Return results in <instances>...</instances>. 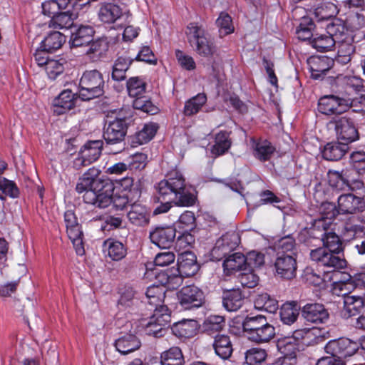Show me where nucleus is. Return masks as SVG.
Returning a JSON list of instances; mask_svg holds the SVG:
<instances>
[{"instance_id":"bb28decb","label":"nucleus","mask_w":365,"mask_h":365,"mask_svg":"<svg viewBox=\"0 0 365 365\" xmlns=\"http://www.w3.org/2000/svg\"><path fill=\"white\" fill-rule=\"evenodd\" d=\"M95 31L93 26L90 25L81 24L73 32L70 42L73 47H79L87 45L92 41Z\"/></svg>"},{"instance_id":"a18cd8bd","label":"nucleus","mask_w":365,"mask_h":365,"mask_svg":"<svg viewBox=\"0 0 365 365\" xmlns=\"http://www.w3.org/2000/svg\"><path fill=\"white\" fill-rule=\"evenodd\" d=\"M76 16L69 11L59 12L53 16L49 21V27L55 29H63L71 28Z\"/></svg>"},{"instance_id":"4468645a","label":"nucleus","mask_w":365,"mask_h":365,"mask_svg":"<svg viewBox=\"0 0 365 365\" xmlns=\"http://www.w3.org/2000/svg\"><path fill=\"white\" fill-rule=\"evenodd\" d=\"M339 212L354 214L365 210V199L351 193L341 194L337 199Z\"/></svg>"},{"instance_id":"5fc2aeb1","label":"nucleus","mask_w":365,"mask_h":365,"mask_svg":"<svg viewBox=\"0 0 365 365\" xmlns=\"http://www.w3.org/2000/svg\"><path fill=\"white\" fill-rule=\"evenodd\" d=\"M66 41L65 36L58 31L49 34L42 41L43 50L53 52L60 48Z\"/></svg>"},{"instance_id":"79ce46f5","label":"nucleus","mask_w":365,"mask_h":365,"mask_svg":"<svg viewBox=\"0 0 365 365\" xmlns=\"http://www.w3.org/2000/svg\"><path fill=\"white\" fill-rule=\"evenodd\" d=\"M268 323L267 318L262 315L247 317L242 322V328L249 338Z\"/></svg>"},{"instance_id":"7c9ffc66","label":"nucleus","mask_w":365,"mask_h":365,"mask_svg":"<svg viewBox=\"0 0 365 365\" xmlns=\"http://www.w3.org/2000/svg\"><path fill=\"white\" fill-rule=\"evenodd\" d=\"M197 324L195 320L183 319L175 323L171 329L174 335L179 338H190L197 331Z\"/></svg>"},{"instance_id":"1a4fd4ad","label":"nucleus","mask_w":365,"mask_h":365,"mask_svg":"<svg viewBox=\"0 0 365 365\" xmlns=\"http://www.w3.org/2000/svg\"><path fill=\"white\" fill-rule=\"evenodd\" d=\"M94 189L100 190L98 192V199L96 201V206L98 207H107L113 202L115 206L123 209L128 202L126 198L119 197L118 200L120 201V203L119 205L117 203L116 200L113 199L114 186L109 181L101 180V182H94Z\"/></svg>"},{"instance_id":"9d476101","label":"nucleus","mask_w":365,"mask_h":365,"mask_svg":"<svg viewBox=\"0 0 365 365\" xmlns=\"http://www.w3.org/2000/svg\"><path fill=\"white\" fill-rule=\"evenodd\" d=\"M326 353L341 359L354 355L359 350V344L348 338L330 340L324 347Z\"/></svg>"},{"instance_id":"69168bd1","label":"nucleus","mask_w":365,"mask_h":365,"mask_svg":"<svg viewBox=\"0 0 365 365\" xmlns=\"http://www.w3.org/2000/svg\"><path fill=\"white\" fill-rule=\"evenodd\" d=\"M365 234V227L361 223H356L354 221L346 222L344 227V237L349 240L352 238L362 236Z\"/></svg>"},{"instance_id":"4c0bfd02","label":"nucleus","mask_w":365,"mask_h":365,"mask_svg":"<svg viewBox=\"0 0 365 365\" xmlns=\"http://www.w3.org/2000/svg\"><path fill=\"white\" fill-rule=\"evenodd\" d=\"M103 247L104 251L113 260L118 261L126 256V247L119 241L108 239L104 242Z\"/></svg>"},{"instance_id":"a19ab883","label":"nucleus","mask_w":365,"mask_h":365,"mask_svg":"<svg viewBox=\"0 0 365 365\" xmlns=\"http://www.w3.org/2000/svg\"><path fill=\"white\" fill-rule=\"evenodd\" d=\"M313 14L318 21L327 20L334 16L338 11L336 6L331 2H321L312 9Z\"/></svg>"},{"instance_id":"393cba45","label":"nucleus","mask_w":365,"mask_h":365,"mask_svg":"<svg viewBox=\"0 0 365 365\" xmlns=\"http://www.w3.org/2000/svg\"><path fill=\"white\" fill-rule=\"evenodd\" d=\"M76 98L74 93L66 89L63 91L53 102V111L58 115L64 113L71 110L75 106Z\"/></svg>"},{"instance_id":"6e6552de","label":"nucleus","mask_w":365,"mask_h":365,"mask_svg":"<svg viewBox=\"0 0 365 365\" xmlns=\"http://www.w3.org/2000/svg\"><path fill=\"white\" fill-rule=\"evenodd\" d=\"M359 98H341L335 96H325L319 100L318 110L325 115L340 114L349 108L357 106Z\"/></svg>"},{"instance_id":"bf43d9fd","label":"nucleus","mask_w":365,"mask_h":365,"mask_svg":"<svg viewBox=\"0 0 365 365\" xmlns=\"http://www.w3.org/2000/svg\"><path fill=\"white\" fill-rule=\"evenodd\" d=\"M158 128L157 124L154 123L145 124L143 128L135 133V143L143 145L150 141L155 135Z\"/></svg>"},{"instance_id":"0eeeda50","label":"nucleus","mask_w":365,"mask_h":365,"mask_svg":"<svg viewBox=\"0 0 365 365\" xmlns=\"http://www.w3.org/2000/svg\"><path fill=\"white\" fill-rule=\"evenodd\" d=\"M100 170L94 167L89 168L81 178L76 185V190L78 193L84 192L83 196L86 203L91 204L96 206V201L98 199V192L99 189H94V182H101L98 178Z\"/></svg>"},{"instance_id":"f3484780","label":"nucleus","mask_w":365,"mask_h":365,"mask_svg":"<svg viewBox=\"0 0 365 365\" xmlns=\"http://www.w3.org/2000/svg\"><path fill=\"white\" fill-rule=\"evenodd\" d=\"M176 230L173 227H158L150 232L151 242L162 249L172 247L175 242Z\"/></svg>"},{"instance_id":"de8ad7c7","label":"nucleus","mask_w":365,"mask_h":365,"mask_svg":"<svg viewBox=\"0 0 365 365\" xmlns=\"http://www.w3.org/2000/svg\"><path fill=\"white\" fill-rule=\"evenodd\" d=\"M68 236L73 243L76 252L78 255L82 256L84 252L83 245V232L79 224L66 227Z\"/></svg>"},{"instance_id":"c85d7f7f","label":"nucleus","mask_w":365,"mask_h":365,"mask_svg":"<svg viewBox=\"0 0 365 365\" xmlns=\"http://www.w3.org/2000/svg\"><path fill=\"white\" fill-rule=\"evenodd\" d=\"M349 145L341 141L327 143L323 150L322 156L327 160H338L347 152Z\"/></svg>"},{"instance_id":"5701e85b","label":"nucleus","mask_w":365,"mask_h":365,"mask_svg":"<svg viewBox=\"0 0 365 365\" xmlns=\"http://www.w3.org/2000/svg\"><path fill=\"white\" fill-rule=\"evenodd\" d=\"M251 146L254 157L262 162L269 160L275 150L272 143L265 139H252Z\"/></svg>"},{"instance_id":"2f4dec72","label":"nucleus","mask_w":365,"mask_h":365,"mask_svg":"<svg viewBox=\"0 0 365 365\" xmlns=\"http://www.w3.org/2000/svg\"><path fill=\"white\" fill-rule=\"evenodd\" d=\"M311 74L313 78H319L331 67L333 61L327 57H315L309 61Z\"/></svg>"},{"instance_id":"a878e982","label":"nucleus","mask_w":365,"mask_h":365,"mask_svg":"<svg viewBox=\"0 0 365 365\" xmlns=\"http://www.w3.org/2000/svg\"><path fill=\"white\" fill-rule=\"evenodd\" d=\"M130 223L135 226H145L149 223L150 212L147 207L140 204H133L127 213Z\"/></svg>"},{"instance_id":"680f3d73","label":"nucleus","mask_w":365,"mask_h":365,"mask_svg":"<svg viewBox=\"0 0 365 365\" xmlns=\"http://www.w3.org/2000/svg\"><path fill=\"white\" fill-rule=\"evenodd\" d=\"M134 98L133 106L135 109L152 115L158 113V107H156L148 97L141 95Z\"/></svg>"},{"instance_id":"a211bd4d","label":"nucleus","mask_w":365,"mask_h":365,"mask_svg":"<svg viewBox=\"0 0 365 365\" xmlns=\"http://www.w3.org/2000/svg\"><path fill=\"white\" fill-rule=\"evenodd\" d=\"M103 143L102 140H91L86 143L80 151V157L76 160V164L87 166L97 160L101 153Z\"/></svg>"},{"instance_id":"e433bc0d","label":"nucleus","mask_w":365,"mask_h":365,"mask_svg":"<svg viewBox=\"0 0 365 365\" xmlns=\"http://www.w3.org/2000/svg\"><path fill=\"white\" fill-rule=\"evenodd\" d=\"M364 305V299L361 296L354 294L344 295V310L348 317L354 316L360 313Z\"/></svg>"},{"instance_id":"7ed1b4c3","label":"nucleus","mask_w":365,"mask_h":365,"mask_svg":"<svg viewBox=\"0 0 365 365\" xmlns=\"http://www.w3.org/2000/svg\"><path fill=\"white\" fill-rule=\"evenodd\" d=\"M187 37L195 51L202 57H211L216 51L213 42L207 37L205 30L196 23H190L187 26Z\"/></svg>"},{"instance_id":"6ab92c4d","label":"nucleus","mask_w":365,"mask_h":365,"mask_svg":"<svg viewBox=\"0 0 365 365\" xmlns=\"http://www.w3.org/2000/svg\"><path fill=\"white\" fill-rule=\"evenodd\" d=\"M293 341L292 338L284 337L277 342V349L283 355L282 365H297V357L301 346Z\"/></svg>"},{"instance_id":"2eb2a0df","label":"nucleus","mask_w":365,"mask_h":365,"mask_svg":"<svg viewBox=\"0 0 365 365\" xmlns=\"http://www.w3.org/2000/svg\"><path fill=\"white\" fill-rule=\"evenodd\" d=\"M319 217L313 222L316 230H327L332 225L333 220L340 213L335 204L329 202H322L319 207Z\"/></svg>"},{"instance_id":"f03ea898","label":"nucleus","mask_w":365,"mask_h":365,"mask_svg":"<svg viewBox=\"0 0 365 365\" xmlns=\"http://www.w3.org/2000/svg\"><path fill=\"white\" fill-rule=\"evenodd\" d=\"M127 129L128 125L124 118H116L106 124L103 136L106 148L110 153L117 154L125 149L124 139Z\"/></svg>"},{"instance_id":"b1692460","label":"nucleus","mask_w":365,"mask_h":365,"mask_svg":"<svg viewBox=\"0 0 365 365\" xmlns=\"http://www.w3.org/2000/svg\"><path fill=\"white\" fill-rule=\"evenodd\" d=\"M341 41H337L338 51L335 57V61L341 64H346L351 61V55L355 51V47L352 43V38L348 34L345 29V35Z\"/></svg>"},{"instance_id":"49530a36","label":"nucleus","mask_w":365,"mask_h":365,"mask_svg":"<svg viewBox=\"0 0 365 365\" xmlns=\"http://www.w3.org/2000/svg\"><path fill=\"white\" fill-rule=\"evenodd\" d=\"M319 330L316 328L312 329H301L295 330L292 336H287V338H292L294 339L293 342H297L299 346L301 344H309L312 341V338L314 337L315 342L317 343L319 338L317 337Z\"/></svg>"},{"instance_id":"39448f33","label":"nucleus","mask_w":365,"mask_h":365,"mask_svg":"<svg viewBox=\"0 0 365 365\" xmlns=\"http://www.w3.org/2000/svg\"><path fill=\"white\" fill-rule=\"evenodd\" d=\"M310 257L319 266L328 269V272L339 271L346 267V261L341 251H330L326 248L311 250Z\"/></svg>"},{"instance_id":"58836bf2","label":"nucleus","mask_w":365,"mask_h":365,"mask_svg":"<svg viewBox=\"0 0 365 365\" xmlns=\"http://www.w3.org/2000/svg\"><path fill=\"white\" fill-rule=\"evenodd\" d=\"M232 145L230 133L220 131L215 138V144L211 148V153L215 156H220L228 151Z\"/></svg>"},{"instance_id":"72a5a7b5","label":"nucleus","mask_w":365,"mask_h":365,"mask_svg":"<svg viewBox=\"0 0 365 365\" xmlns=\"http://www.w3.org/2000/svg\"><path fill=\"white\" fill-rule=\"evenodd\" d=\"M300 307L297 302H288L284 303L280 308L279 317L281 322L286 325L294 324L299 314Z\"/></svg>"},{"instance_id":"473e14b6","label":"nucleus","mask_w":365,"mask_h":365,"mask_svg":"<svg viewBox=\"0 0 365 365\" xmlns=\"http://www.w3.org/2000/svg\"><path fill=\"white\" fill-rule=\"evenodd\" d=\"M244 298L239 289H232L223 293L222 304L228 312H236L243 304Z\"/></svg>"},{"instance_id":"9b49d317","label":"nucleus","mask_w":365,"mask_h":365,"mask_svg":"<svg viewBox=\"0 0 365 365\" xmlns=\"http://www.w3.org/2000/svg\"><path fill=\"white\" fill-rule=\"evenodd\" d=\"M240 238L236 232H228L217 240L211 250V257L220 260L233 251L240 244Z\"/></svg>"},{"instance_id":"052dcab7","label":"nucleus","mask_w":365,"mask_h":365,"mask_svg":"<svg viewBox=\"0 0 365 365\" xmlns=\"http://www.w3.org/2000/svg\"><path fill=\"white\" fill-rule=\"evenodd\" d=\"M108 49V42L106 38H100L93 41L87 51L88 54H93L91 56L93 60L103 57Z\"/></svg>"},{"instance_id":"4be33fe9","label":"nucleus","mask_w":365,"mask_h":365,"mask_svg":"<svg viewBox=\"0 0 365 365\" xmlns=\"http://www.w3.org/2000/svg\"><path fill=\"white\" fill-rule=\"evenodd\" d=\"M177 269L185 277L195 275L199 270V265L197 262L195 255L187 251L181 252L178 258Z\"/></svg>"},{"instance_id":"37998d69","label":"nucleus","mask_w":365,"mask_h":365,"mask_svg":"<svg viewBox=\"0 0 365 365\" xmlns=\"http://www.w3.org/2000/svg\"><path fill=\"white\" fill-rule=\"evenodd\" d=\"M255 308L269 313H274L278 309V302L267 293L257 296L254 302Z\"/></svg>"},{"instance_id":"13d9d810","label":"nucleus","mask_w":365,"mask_h":365,"mask_svg":"<svg viewBox=\"0 0 365 365\" xmlns=\"http://www.w3.org/2000/svg\"><path fill=\"white\" fill-rule=\"evenodd\" d=\"M314 24L312 19L308 16H303L299 26L296 29V35L299 40H310Z\"/></svg>"},{"instance_id":"774afa93","label":"nucleus","mask_w":365,"mask_h":365,"mask_svg":"<svg viewBox=\"0 0 365 365\" xmlns=\"http://www.w3.org/2000/svg\"><path fill=\"white\" fill-rule=\"evenodd\" d=\"M225 326V319L223 317L213 315L209 317L204 322L205 330L212 334L215 332L220 331Z\"/></svg>"},{"instance_id":"f704fd0d","label":"nucleus","mask_w":365,"mask_h":365,"mask_svg":"<svg viewBox=\"0 0 365 365\" xmlns=\"http://www.w3.org/2000/svg\"><path fill=\"white\" fill-rule=\"evenodd\" d=\"M213 347L217 355L222 359H227L232 353V344L230 336L226 334H217L215 336Z\"/></svg>"},{"instance_id":"864d4df0","label":"nucleus","mask_w":365,"mask_h":365,"mask_svg":"<svg viewBox=\"0 0 365 365\" xmlns=\"http://www.w3.org/2000/svg\"><path fill=\"white\" fill-rule=\"evenodd\" d=\"M245 267H246L245 256L240 252L230 255L223 263L224 269L230 273L242 269Z\"/></svg>"},{"instance_id":"aec40b11","label":"nucleus","mask_w":365,"mask_h":365,"mask_svg":"<svg viewBox=\"0 0 365 365\" xmlns=\"http://www.w3.org/2000/svg\"><path fill=\"white\" fill-rule=\"evenodd\" d=\"M274 267L277 274L284 279H292L296 275V257L292 255H281L277 256Z\"/></svg>"},{"instance_id":"338daca9","label":"nucleus","mask_w":365,"mask_h":365,"mask_svg":"<svg viewBox=\"0 0 365 365\" xmlns=\"http://www.w3.org/2000/svg\"><path fill=\"white\" fill-rule=\"evenodd\" d=\"M245 361L248 365H259L267 358V353L264 349L259 348H252L245 352Z\"/></svg>"},{"instance_id":"c756f323","label":"nucleus","mask_w":365,"mask_h":365,"mask_svg":"<svg viewBox=\"0 0 365 365\" xmlns=\"http://www.w3.org/2000/svg\"><path fill=\"white\" fill-rule=\"evenodd\" d=\"M141 343L139 339L134 334H127L115 341L116 349L122 354H128L140 347Z\"/></svg>"},{"instance_id":"c03bdc74","label":"nucleus","mask_w":365,"mask_h":365,"mask_svg":"<svg viewBox=\"0 0 365 365\" xmlns=\"http://www.w3.org/2000/svg\"><path fill=\"white\" fill-rule=\"evenodd\" d=\"M133 59L127 56H120L114 62L112 71V78L120 81L125 78V73L133 62Z\"/></svg>"},{"instance_id":"cd10ccee","label":"nucleus","mask_w":365,"mask_h":365,"mask_svg":"<svg viewBox=\"0 0 365 365\" xmlns=\"http://www.w3.org/2000/svg\"><path fill=\"white\" fill-rule=\"evenodd\" d=\"M182 276L177 268H173L159 273L157 277L164 288L176 289L182 284Z\"/></svg>"},{"instance_id":"20e7f679","label":"nucleus","mask_w":365,"mask_h":365,"mask_svg":"<svg viewBox=\"0 0 365 365\" xmlns=\"http://www.w3.org/2000/svg\"><path fill=\"white\" fill-rule=\"evenodd\" d=\"M104 80L98 70L83 72L80 79L79 96L83 101H88L103 94Z\"/></svg>"},{"instance_id":"f257e3e1","label":"nucleus","mask_w":365,"mask_h":365,"mask_svg":"<svg viewBox=\"0 0 365 365\" xmlns=\"http://www.w3.org/2000/svg\"><path fill=\"white\" fill-rule=\"evenodd\" d=\"M182 187L183 176L178 171L170 173L167 179L160 181L156 185V198L160 205L155 208L154 213L168 212L171 207V203L178 199L180 190Z\"/></svg>"},{"instance_id":"3c124183","label":"nucleus","mask_w":365,"mask_h":365,"mask_svg":"<svg viewBox=\"0 0 365 365\" xmlns=\"http://www.w3.org/2000/svg\"><path fill=\"white\" fill-rule=\"evenodd\" d=\"M329 229L322 230L324 232L321 235L323 247L327 250L342 252V244L337 235L333 232L328 231Z\"/></svg>"},{"instance_id":"09e8293b","label":"nucleus","mask_w":365,"mask_h":365,"mask_svg":"<svg viewBox=\"0 0 365 365\" xmlns=\"http://www.w3.org/2000/svg\"><path fill=\"white\" fill-rule=\"evenodd\" d=\"M275 249L278 252V256L281 255H292L296 257L297 247L295 239L292 235L281 237L275 243Z\"/></svg>"},{"instance_id":"ddd939ff","label":"nucleus","mask_w":365,"mask_h":365,"mask_svg":"<svg viewBox=\"0 0 365 365\" xmlns=\"http://www.w3.org/2000/svg\"><path fill=\"white\" fill-rule=\"evenodd\" d=\"M178 297L180 304L185 309L200 307L204 299L203 292L195 285L182 287Z\"/></svg>"},{"instance_id":"6e6d98bb","label":"nucleus","mask_w":365,"mask_h":365,"mask_svg":"<svg viewBox=\"0 0 365 365\" xmlns=\"http://www.w3.org/2000/svg\"><path fill=\"white\" fill-rule=\"evenodd\" d=\"M275 336V328L269 323L257 331L248 339L255 343H266L272 340Z\"/></svg>"},{"instance_id":"423d86ee","label":"nucleus","mask_w":365,"mask_h":365,"mask_svg":"<svg viewBox=\"0 0 365 365\" xmlns=\"http://www.w3.org/2000/svg\"><path fill=\"white\" fill-rule=\"evenodd\" d=\"M344 35L345 27L343 25L331 24L328 25L326 34L317 36L310 43L317 51L325 52L330 51L337 41H341Z\"/></svg>"},{"instance_id":"ea45409f","label":"nucleus","mask_w":365,"mask_h":365,"mask_svg":"<svg viewBox=\"0 0 365 365\" xmlns=\"http://www.w3.org/2000/svg\"><path fill=\"white\" fill-rule=\"evenodd\" d=\"M185 360L181 349L173 346L160 354V365H184Z\"/></svg>"},{"instance_id":"c9c22d12","label":"nucleus","mask_w":365,"mask_h":365,"mask_svg":"<svg viewBox=\"0 0 365 365\" xmlns=\"http://www.w3.org/2000/svg\"><path fill=\"white\" fill-rule=\"evenodd\" d=\"M120 7L113 4H106L101 6L98 11L99 19L106 24L114 23L122 16Z\"/></svg>"},{"instance_id":"8fccbe9b","label":"nucleus","mask_w":365,"mask_h":365,"mask_svg":"<svg viewBox=\"0 0 365 365\" xmlns=\"http://www.w3.org/2000/svg\"><path fill=\"white\" fill-rule=\"evenodd\" d=\"M207 97L204 93H199L191 98L185 103L183 113L186 116H191L197 113L205 104Z\"/></svg>"},{"instance_id":"412c9836","label":"nucleus","mask_w":365,"mask_h":365,"mask_svg":"<svg viewBox=\"0 0 365 365\" xmlns=\"http://www.w3.org/2000/svg\"><path fill=\"white\" fill-rule=\"evenodd\" d=\"M302 317L312 323H324L329 319L328 311L324 306L319 303L304 305L302 310Z\"/></svg>"},{"instance_id":"f8f14e48","label":"nucleus","mask_w":365,"mask_h":365,"mask_svg":"<svg viewBox=\"0 0 365 365\" xmlns=\"http://www.w3.org/2000/svg\"><path fill=\"white\" fill-rule=\"evenodd\" d=\"M334 129L337 140L347 145L359 139L358 130L350 118L341 117L335 120Z\"/></svg>"},{"instance_id":"4d7b16f0","label":"nucleus","mask_w":365,"mask_h":365,"mask_svg":"<svg viewBox=\"0 0 365 365\" xmlns=\"http://www.w3.org/2000/svg\"><path fill=\"white\" fill-rule=\"evenodd\" d=\"M165 289L163 286H150L146 291L148 303L154 307L162 305L165 298Z\"/></svg>"},{"instance_id":"0e129e2a","label":"nucleus","mask_w":365,"mask_h":365,"mask_svg":"<svg viewBox=\"0 0 365 365\" xmlns=\"http://www.w3.org/2000/svg\"><path fill=\"white\" fill-rule=\"evenodd\" d=\"M120 297L118 306L120 309H125L133 305L135 302V292L133 289L129 286H125L119 290Z\"/></svg>"},{"instance_id":"dca6fc26","label":"nucleus","mask_w":365,"mask_h":365,"mask_svg":"<svg viewBox=\"0 0 365 365\" xmlns=\"http://www.w3.org/2000/svg\"><path fill=\"white\" fill-rule=\"evenodd\" d=\"M153 314L150 318V324L152 326L153 323L157 324L158 329H149V333L153 334L154 337L160 338L163 336L166 333L165 327L170 322V314L166 306L160 305L155 307Z\"/></svg>"},{"instance_id":"e2e57ef3","label":"nucleus","mask_w":365,"mask_h":365,"mask_svg":"<svg viewBox=\"0 0 365 365\" xmlns=\"http://www.w3.org/2000/svg\"><path fill=\"white\" fill-rule=\"evenodd\" d=\"M145 88V83L138 77H132L127 81V91L131 98L143 95Z\"/></svg>"},{"instance_id":"603ef678","label":"nucleus","mask_w":365,"mask_h":365,"mask_svg":"<svg viewBox=\"0 0 365 365\" xmlns=\"http://www.w3.org/2000/svg\"><path fill=\"white\" fill-rule=\"evenodd\" d=\"M71 4V0H47L42 3L43 13L48 16H54L61 10L66 9Z\"/></svg>"}]
</instances>
